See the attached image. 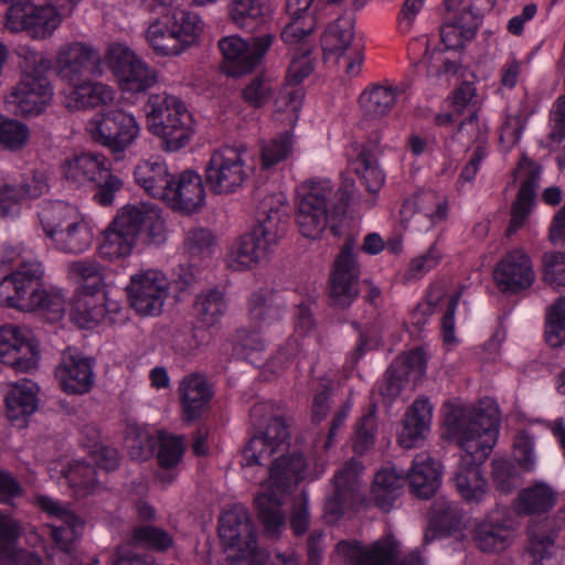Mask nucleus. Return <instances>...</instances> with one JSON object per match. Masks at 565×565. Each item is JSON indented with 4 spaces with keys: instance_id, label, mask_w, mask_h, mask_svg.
<instances>
[{
    "instance_id": "nucleus-18",
    "label": "nucleus",
    "mask_w": 565,
    "mask_h": 565,
    "mask_svg": "<svg viewBox=\"0 0 565 565\" xmlns=\"http://www.w3.org/2000/svg\"><path fill=\"white\" fill-rule=\"evenodd\" d=\"M40 354L29 332L13 324L0 328V363L17 372L36 367Z\"/></svg>"
},
{
    "instance_id": "nucleus-17",
    "label": "nucleus",
    "mask_w": 565,
    "mask_h": 565,
    "mask_svg": "<svg viewBox=\"0 0 565 565\" xmlns=\"http://www.w3.org/2000/svg\"><path fill=\"white\" fill-rule=\"evenodd\" d=\"M95 361L86 356L77 348L67 347L61 355L55 369V377L67 394L84 395L95 384Z\"/></svg>"
},
{
    "instance_id": "nucleus-7",
    "label": "nucleus",
    "mask_w": 565,
    "mask_h": 565,
    "mask_svg": "<svg viewBox=\"0 0 565 565\" xmlns=\"http://www.w3.org/2000/svg\"><path fill=\"white\" fill-rule=\"evenodd\" d=\"M218 535L234 561L248 558V565H267L269 554L258 548L257 531L244 505L234 504L220 516Z\"/></svg>"
},
{
    "instance_id": "nucleus-54",
    "label": "nucleus",
    "mask_w": 565,
    "mask_h": 565,
    "mask_svg": "<svg viewBox=\"0 0 565 565\" xmlns=\"http://www.w3.org/2000/svg\"><path fill=\"white\" fill-rule=\"evenodd\" d=\"M130 542L135 546L166 552L172 546L173 539L166 530L146 524L138 525L132 530Z\"/></svg>"
},
{
    "instance_id": "nucleus-57",
    "label": "nucleus",
    "mask_w": 565,
    "mask_h": 565,
    "mask_svg": "<svg viewBox=\"0 0 565 565\" xmlns=\"http://www.w3.org/2000/svg\"><path fill=\"white\" fill-rule=\"evenodd\" d=\"M126 443L131 459L146 460L153 454L158 440L147 429L129 426Z\"/></svg>"
},
{
    "instance_id": "nucleus-64",
    "label": "nucleus",
    "mask_w": 565,
    "mask_h": 565,
    "mask_svg": "<svg viewBox=\"0 0 565 565\" xmlns=\"http://www.w3.org/2000/svg\"><path fill=\"white\" fill-rule=\"evenodd\" d=\"M543 262V278L553 288L565 287V252L545 253Z\"/></svg>"
},
{
    "instance_id": "nucleus-10",
    "label": "nucleus",
    "mask_w": 565,
    "mask_h": 565,
    "mask_svg": "<svg viewBox=\"0 0 565 565\" xmlns=\"http://www.w3.org/2000/svg\"><path fill=\"white\" fill-rule=\"evenodd\" d=\"M354 246L353 238L344 242L330 274L328 296L330 306L335 309L349 308L360 294V267Z\"/></svg>"
},
{
    "instance_id": "nucleus-1",
    "label": "nucleus",
    "mask_w": 565,
    "mask_h": 565,
    "mask_svg": "<svg viewBox=\"0 0 565 565\" xmlns=\"http://www.w3.org/2000/svg\"><path fill=\"white\" fill-rule=\"evenodd\" d=\"M254 426L262 431L254 435L243 449V466L264 465L274 455L265 491L255 498L257 515L265 534L278 539L286 526L284 498L292 487L305 479L307 460L302 452H282L289 446V431L285 418L270 402L254 404L249 412Z\"/></svg>"
},
{
    "instance_id": "nucleus-45",
    "label": "nucleus",
    "mask_w": 565,
    "mask_h": 565,
    "mask_svg": "<svg viewBox=\"0 0 565 565\" xmlns=\"http://www.w3.org/2000/svg\"><path fill=\"white\" fill-rule=\"evenodd\" d=\"M60 524L50 525L51 537L56 544L57 552L72 558L75 552V543L82 536L85 522L75 514H65Z\"/></svg>"
},
{
    "instance_id": "nucleus-53",
    "label": "nucleus",
    "mask_w": 565,
    "mask_h": 565,
    "mask_svg": "<svg viewBox=\"0 0 565 565\" xmlns=\"http://www.w3.org/2000/svg\"><path fill=\"white\" fill-rule=\"evenodd\" d=\"M430 519L446 532L452 533L459 530L463 513L458 502L439 497L431 504Z\"/></svg>"
},
{
    "instance_id": "nucleus-37",
    "label": "nucleus",
    "mask_w": 565,
    "mask_h": 565,
    "mask_svg": "<svg viewBox=\"0 0 565 565\" xmlns=\"http://www.w3.org/2000/svg\"><path fill=\"white\" fill-rule=\"evenodd\" d=\"M72 85L73 89L67 96L68 108H95L107 105L114 99V89L100 82L88 78Z\"/></svg>"
},
{
    "instance_id": "nucleus-44",
    "label": "nucleus",
    "mask_w": 565,
    "mask_h": 565,
    "mask_svg": "<svg viewBox=\"0 0 565 565\" xmlns=\"http://www.w3.org/2000/svg\"><path fill=\"white\" fill-rule=\"evenodd\" d=\"M52 242L54 246L68 254L84 253L93 242V233L88 224L81 215L70 227L58 232Z\"/></svg>"
},
{
    "instance_id": "nucleus-16",
    "label": "nucleus",
    "mask_w": 565,
    "mask_h": 565,
    "mask_svg": "<svg viewBox=\"0 0 565 565\" xmlns=\"http://www.w3.org/2000/svg\"><path fill=\"white\" fill-rule=\"evenodd\" d=\"M67 17L55 4L35 6L31 1L25 7H14L10 12L7 26L12 32L25 31L32 39L50 38L61 24V18Z\"/></svg>"
},
{
    "instance_id": "nucleus-58",
    "label": "nucleus",
    "mask_w": 565,
    "mask_h": 565,
    "mask_svg": "<svg viewBox=\"0 0 565 565\" xmlns=\"http://www.w3.org/2000/svg\"><path fill=\"white\" fill-rule=\"evenodd\" d=\"M29 137L30 130L24 122L0 117V146L3 149L21 150L28 143Z\"/></svg>"
},
{
    "instance_id": "nucleus-43",
    "label": "nucleus",
    "mask_w": 565,
    "mask_h": 565,
    "mask_svg": "<svg viewBox=\"0 0 565 565\" xmlns=\"http://www.w3.org/2000/svg\"><path fill=\"white\" fill-rule=\"evenodd\" d=\"M353 40V19L351 17H339L326 29L321 44L326 53L341 56L351 50Z\"/></svg>"
},
{
    "instance_id": "nucleus-42",
    "label": "nucleus",
    "mask_w": 565,
    "mask_h": 565,
    "mask_svg": "<svg viewBox=\"0 0 565 565\" xmlns=\"http://www.w3.org/2000/svg\"><path fill=\"white\" fill-rule=\"evenodd\" d=\"M555 504V493L544 483H536L521 490L515 501L518 515L543 514Z\"/></svg>"
},
{
    "instance_id": "nucleus-11",
    "label": "nucleus",
    "mask_w": 565,
    "mask_h": 565,
    "mask_svg": "<svg viewBox=\"0 0 565 565\" xmlns=\"http://www.w3.org/2000/svg\"><path fill=\"white\" fill-rule=\"evenodd\" d=\"M57 75L72 84L103 75V58L99 50L85 42L62 45L56 55Z\"/></svg>"
},
{
    "instance_id": "nucleus-52",
    "label": "nucleus",
    "mask_w": 565,
    "mask_h": 565,
    "mask_svg": "<svg viewBox=\"0 0 565 565\" xmlns=\"http://www.w3.org/2000/svg\"><path fill=\"white\" fill-rule=\"evenodd\" d=\"M17 53L22 60L20 81L47 78L46 73L52 67V62L45 54L25 45L19 46Z\"/></svg>"
},
{
    "instance_id": "nucleus-56",
    "label": "nucleus",
    "mask_w": 565,
    "mask_h": 565,
    "mask_svg": "<svg viewBox=\"0 0 565 565\" xmlns=\"http://www.w3.org/2000/svg\"><path fill=\"white\" fill-rule=\"evenodd\" d=\"M298 44H300V47L295 52L287 71L286 82L288 86H298L313 71V63L310 58L312 45L307 39Z\"/></svg>"
},
{
    "instance_id": "nucleus-19",
    "label": "nucleus",
    "mask_w": 565,
    "mask_h": 565,
    "mask_svg": "<svg viewBox=\"0 0 565 565\" xmlns=\"http://www.w3.org/2000/svg\"><path fill=\"white\" fill-rule=\"evenodd\" d=\"M14 271L15 298L18 310L32 312L41 305L43 288L44 267L35 258H23Z\"/></svg>"
},
{
    "instance_id": "nucleus-38",
    "label": "nucleus",
    "mask_w": 565,
    "mask_h": 565,
    "mask_svg": "<svg viewBox=\"0 0 565 565\" xmlns=\"http://www.w3.org/2000/svg\"><path fill=\"white\" fill-rule=\"evenodd\" d=\"M472 540L483 553L497 554L505 551L513 542L511 529L502 523L484 521L475 527Z\"/></svg>"
},
{
    "instance_id": "nucleus-4",
    "label": "nucleus",
    "mask_w": 565,
    "mask_h": 565,
    "mask_svg": "<svg viewBox=\"0 0 565 565\" xmlns=\"http://www.w3.org/2000/svg\"><path fill=\"white\" fill-rule=\"evenodd\" d=\"M288 222L287 206L280 195L264 196L257 207V224L232 247L228 266L235 270H244L257 264L285 235Z\"/></svg>"
},
{
    "instance_id": "nucleus-62",
    "label": "nucleus",
    "mask_w": 565,
    "mask_h": 565,
    "mask_svg": "<svg viewBox=\"0 0 565 565\" xmlns=\"http://www.w3.org/2000/svg\"><path fill=\"white\" fill-rule=\"evenodd\" d=\"M71 271L83 280L84 291L98 292L104 285L103 267L94 259L73 262Z\"/></svg>"
},
{
    "instance_id": "nucleus-35",
    "label": "nucleus",
    "mask_w": 565,
    "mask_h": 565,
    "mask_svg": "<svg viewBox=\"0 0 565 565\" xmlns=\"http://www.w3.org/2000/svg\"><path fill=\"white\" fill-rule=\"evenodd\" d=\"M270 13L269 0H230L228 20L237 28L253 32Z\"/></svg>"
},
{
    "instance_id": "nucleus-51",
    "label": "nucleus",
    "mask_w": 565,
    "mask_h": 565,
    "mask_svg": "<svg viewBox=\"0 0 565 565\" xmlns=\"http://www.w3.org/2000/svg\"><path fill=\"white\" fill-rule=\"evenodd\" d=\"M21 534L19 522L0 510V565L12 564L15 561Z\"/></svg>"
},
{
    "instance_id": "nucleus-55",
    "label": "nucleus",
    "mask_w": 565,
    "mask_h": 565,
    "mask_svg": "<svg viewBox=\"0 0 565 565\" xmlns=\"http://www.w3.org/2000/svg\"><path fill=\"white\" fill-rule=\"evenodd\" d=\"M207 335L206 330L200 328L179 330L173 334L172 349L184 359L196 356L207 343Z\"/></svg>"
},
{
    "instance_id": "nucleus-31",
    "label": "nucleus",
    "mask_w": 565,
    "mask_h": 565,
    "mask_svg": "<svg viewBox=\"0 0 565 565\" xmlns=\"http://www.w3.org/2000/svg\"><path fill=\"white\" fill-rule=\"evenodd\" d=\"M106 162L102 154L83 152L65 162L64 174L76 186L97 183L108 169Z\"/></svg>"
},
{
    "instance_id": "nucleus-12",
    "label": "nucleus",
    "mask_w": 565,
    "mask_h": 565,
    "mask_svg": "<svg viewBox=\"0 0 565 565\" xmlns=\"http://www.w3.org/2000/svg\"><path fill=\"white\" fill-rule=\"evenodd\" d=\"M332 557L345 565H396L399 542L392 534H385L369 545L358 540H341L335 544Z\"/></svg>"
},
{
    "instance_id": "nucleus-59",
    "label": "nucleus",
    "mask_w": 565,
    "mask_h": 565,
    "mask_svg": "<svg viewBox=\"0 0 565 565\" xmlns=\"http://www.w3.org/2000/svg\"><path fill=\"white\" fill-rule=\"evenodd\" d=\"M292 149V136L285 131L262 146V168L269 169L289 157Z\"/></svg>"
},
{
    "instance_id": "nucleus-21",
    "label": "nucleus",
    "mask_w": 565,
    "mask_h": 565,
    "mask_svg": "<svg viewBox=\"0 0 565 565\" xmlns=\"http://www.w3.org/2000/svg\"><path fill=\"white\" fill-rule=\"evenodd\" d=\"M516 173L522 181L516 199L511 206V220L507 228L508 236L515 234L531 213L540 180V167L533 161L523 159L518 166Z\"/></svg>"
},
{
    "instance_id": "nucleus-36",
    "label": "nucleus",
    "mask_w": 565,
    "mask_h": 565,
    "mask_svg": "<svg viewBox=\"0 0 565 565\" xmlns=\"http://www.w3.org/2000/svg\"><path fill=\"white\" fill-rule=\"evenodd\" d=\"M38 216L45 236L52 241L60 231L78 220L81 213L76 206L57 200L43 202Z\"/></svg>"
},
{
    "instance_id": "nucleus-25",
    "label": "nucleus",
    "mask_w": 565,
    "mask_h": 565,
    "mask_svg": "<svg viewBox=\"0 0 565 565\" xmlns=\"http://www.w3.org/2000/svg\"><path fill=\"white\" fill-rule=\"evenodd\" d=\"M213 396L212 386L202 374L185 376L179 384V397L185 422H193L206 411Z\"/></svg>"
},
{
    "instance_id": "nucleus-27",
    "label": "nucleus",
    "mask_w": 565,
    "mask_h": 565,
    "mask_svg": "<svg viewBox=\"0 0 565 565\" xmlns=\"http://www.w3.org/2000/svg\"><path fill=\"white\" fill-rule=\"evenodd\" d=\"M381 149L376 140L365 142L353 162V170L371 195H376L385 183V172L380 168Z\"/></svg>"
},
{
    "instance_id": "nucleus-33",
    "label": "nucleus",
    "mask_w": 565,
    "mask_h": 565,
    "mask_svg": "<svg viewBox=\"0 0 565 565\" xmlns=\"http://www.w3.org/2000/svg\"><path fill=\"white\" fill-rule=\"evenodd\" d=\"M173 174L161 161H141L134 170L136 183L150 196L164 201L167 191L171 186Z\"/></svg>"
},
{
    "instance_id": "nucleus-3",
    "label": "nucleus",
    "mask_w": 565,
    "mask_h": 565,
    "mask_svg": "<svg viewBox=\"0 0 565 565\" xmlns=\"http://www.w3.org/2000/svg\"><path fill=\"white\" fill-rule=\"evenodd\" d=\"M355 190V182L351 178H343L337 191L329 179H311L303 182L298 190L296 216L300 233L311 239L319 238L330 218L347 213Z\"/></svg>"
},
{
    "instance_id": "nucleus-34",
    "label": "nucleus",
    "mask_w": 565,
    "mask_h": 565,
    "mask_svg": "<svg viewBox=\"0 0 565 565\" xmlns=\"http://www.w3.org/2000/svg\"><path fill=\"white\" fill-rule=\"evenodd\" d=\"M405 484L404 473H399L395 468L381 469L374 477L371 490L374 504L384 512L391 511L402 495Z\"/></svg>"
},
{
    "instance_id": "nucleus-28",
    "label": "nucleus",
    "mask_w": 565,
    "mask_h": 565,
    "mask_svg": "<svg viewBox=\"0 0 565 565\" xmlns=\"http://www.w3.org/2000/svg\"><path fill=\"white\" fill-rule=\"evenodd\" d=\"M459 4V0H445V7L448 15L446 18V22L441 26L440 36L441 41L448 47L454 46L450 35L455 33L456 30H459L461 36L470 39L476 34L479 25V17L481 12L477 11L478 7L469 2L468 4H463L459 12L456 13L455 11L458 10Z\"/></svg>"
},
{
    "instance_id": "nucleus-24",
    "label": "nucleus",
    "mask_w": 565,
    "mask_h": 565,
    "mask_svg": "<svg viewBox=\"0 0 565 565\" xmlns=\"http://www.w3.org/2000/svg\"><path fill=\"white\" fill-rule=\"evenodd\" d=\"M317 0H286V12L289 22L281 31V40L296 45L307 39L317 28Z\"/></svg>"
},
{
    "instance_id": "nucleus-23",
    "label": "nucleus",
    "mask_w": 565,
    "mask_h": 565,
    "mask_svg": "<svg viewBox=\"0 0 565 565\" xmlns=\"http://www.w3.org/2000/svg\"><path fill=\"white\" fill-rule=\"evenodd\" d=\"M53 97L49 78L19 81L9 95L8 102L15 106L22 116H36L44 111Z\"/></svg>"
},
{
    "instance_id": "nucleus-61",
    "label": "nucleus",
    "mask_w": 565,
    "mask_h": 565,
    "mask_svg": "<svg viewBox=\"0 0 565 565\" xmlns=\"http://www.w3.org/2000/svg\"><path fill=\"white\" fill-rule=\"evenodd\" d=\"M138 57L139 56L127 45L111 43L108 45L104 58L105 64L118 82Z\"/></svg>"
},
{
    "instance_id": "nucleus-49",
    "label": "nucleus",
    "mask_w": 565,
    "mask_h": 565,
    "mask_svg": "<svg viewBox=\"0 0 565 565\" xmlns=\"http://www.w3.org/2000/svg\"><path fill=\"white\" fill-rule=\"evenodd\" d=\"M544 525H530L527 527L529 546L527 551L533 563L542 565L543 561L551 558L556 551L555 530L547 531Z\"/></svg>"
},
{
    "instance_id": "nucleus-32",
    "label": "nucleus",
    "mask_w": 565,
    "mask_h": 565,
    "mask_svg": "<svg viewBox=\"0 0 565 565\" xmlns=\"http://www.w3.org/2000/svg\"><path fill=\"white\" fill-rule=\"evenodd\" d=\"M406 477L412 493L419 499H430L439 489L441 475L435 467V462L425 454L418 455L413 460L411 473Z\"/></svg>"
},
{
    "instance_id": "nucleus-6",
    "label": "nucleus",
    "mask_w": 565,
    "mask_h": 565,
    "mask_svg": "<svg viewBox=\"0 0 565 565\" xmlns=\"http://www.w3.org/2000/svg\"><path fill=\"white\" fill-rule=\"evenodd\" d=\"M203 25L196 13L172 9L149 24L146 39L158 55L175 56L196 43Z\"/></svg>"
},
{
    "instance_id": "nucleus-26",
    "label": "nucleus",
    "mask_w": 565,
    "mask_h": 565,
    "mask_svg": "<svg viewBox=\"0 0 565 565\" xmlns=\"http://www.w3.org/2000/svg\"><path fill=\"white\" fill-rule=\"evenodd\" d=\"M39 386L31 380L22 379L10 385L6 396L7 417L12 424L24 426L25 420L39 407Z\"/></svg>"
},
{
    "instance_id": "nucleus-40",
    "label": "nucleus",
    "mask_w": 565,
    "mask_h": 565,
    "mask_svg": "<svg viewBox=\"0 0 565 565\" xmlns=\"http://www.w3.org/2000/svg\"><path fill=\"white\" fill-rule=\"evenodd\" d=\"M403 90L398 87L374 85L365 89L359 98L361 108L366 118L377 119L386 116L393 109L397 97Z\"/></svg>"
},
{
    "instance_id": "nucleus-41",
    "label": "nucleus",
    "mask_w": 565,
    "mask_h": 565,
    "mask_svg": "<svg viewBox=\"0 0 565 565\" xmlns=\"http://www.w3.org/2000/svg\"><path fill=\"white\" fill-rule=\"evenodd\" d=\"M106 297L93 291L77 296L71 309L72 320L79 328H93L106 320Z\"/></svg>"
},
{
    "instance_id": "nucleus-2",
    "label": "nucleus",
    "mask_w": 565,
    "mask_h": 565,
    "mask_svg": "<svg viewBox=\"0 0 565 565\" xmlns=\"http://www.w3.org/2000/svg\"><path fill=\"white\" fill-rule=\"evenodd\" d=\"M444 425L450 438L466 452L455 472L456 489L468 503H481L487 497V480L481 465L498 439L499 417L495 409L447 403Z\"/></svg>"
},
{
    "instance_id": "nucleus-20",
    "label": "nucleus",
    "mask_w": 565,
    "mask_h": 565,
    "mask_svg": "<svg viewBox=\"0 0 565 565\" xmlns=\"http://www.w3.org/2000/svg\"><path fill=\"white\" fill-rule=\"evenodd\" d=\"M171 183L163 202L172 210L190 214L204 204V184L196 171L186 169L173 175Z\"/></svg>"
},
{
    "instance_id": "nucleus-39",
    "label": "nucleus",
    "mask_w": 565,
    "mask_h": 565,
    "mask_svg": "<svg viewBox=\"0 0 565 565\" xmlns=\"http://www.w3.org/2000/svg\"><path fill=\"white\" fill-rule=\"evenodd\" d=\"M228 308L225 292L218 288L202 290L193 302V315L203 326L211 328L220 322Z\"/></svg>"
},
{
    "instance_id": "nucleus-60",
    "label": "nucleus",
    "mask_w": 565,
    "mask_h": 565,
    "mask_svg": "<svg viewBox=\"0 0 565 565\" xmlns=\"http://www.w3.org/2000/svg\"><path fill=\"white\" fill-rule=\"evenodd\" d=\"M476 96V88L471 83L463 82L459 87L454 90L452 107L458 115L465 116L459 121L460 130L465 125L471 124L478 118V108L476 103H472Z\"/></svg>"
},
{
    "instance_id": "nucleus-15",
    "label": "nucleus",
    "mask_w": 565,
    "mask_h": 565,
    "mask_svg": "<svg viewBox=\"0 0 565 565\" xmlns=\"http://www.w3.org/2000/svg\"><path fill=\"white\" fill-rule=\"evenodd\" d=\"M273 42L274 35L270 33L253 36L250 43L238 35L221 39L218 47L228 63V74L241 76L252 72L260 64Z\"/></svg>"
},
{
    "instance_id": "nucleus-63",
    "label": "nucleus",
    "mask_w": 565,
    "mask_h": 565,
    "mask_svg": "<svg viewBox=\"0 0 565 565\" xmlns=\"http://www.w3.org/2000/svg\"><path fill=\"white\" fill-rule=\"evenodd\" d=\"M546 341L551 347L565 343V297H561L551 308L546 320Z\"/></svg>"
},
{
    "instance_id": "nucleus-13",
    "label": "nucleus",
    "mask_w": 565,
    "mask_h": 565,
    "mask_svg": "<svg viewBox=\"0 0 565 565\" xmlns=\"http://www.w3.org/2000/svg\"><path fill=\"white\" fill-rule=\"evenodd\" d=\"M113 221L136 241L140 235L145 236L147 244L160 245L167 239L161 210L152 203L127 204L118 211Z\"/></svg>"
},
{
    "instance_id": "nucleus-14",
    "label": "nucleus",
    "mask_w": 565,
    "mask_h": 565,
    "mask_svg": "<svg viewBox=\"0 0 565 565\" xmlns=\"http://www.w3.org/2000/svg\"><path fill=\"white\" fill-rule=\"evenodd\" d=\"M126 291L138 315L159 316L169 295V282L161 271L149 269L132 275Z\"/></svg>"
},
{
    "instance_id": "nucleus-30",
    "label": "nucleus",
    "mask_w": 565,
    "mask_h": 565,
    "mask_svg": "<svg viewBox=\"0 0 565 565\" xmlns=\"http://www.w3.org/2000/svg\"><path fill=\"white\" fill-rule=\"evenodd\" d=\"M431 420V406L427 399L417 398L408 408L404 418V426L398 436L402 447L411 449L425 438Z\"/></svg>"
},
{
    "instance_id": "nucleus-8",
    "label": "nucleus",
    "mask_w": 565,
    "mask_h": 565,
    "mask_svg": "<svg viewBox=\"0 0 565 565\" xmlns=\"http://www.w3.org/2000/svg\"><path fill=\"white\" fill-rule=\"evenodd\" d=\"M244 145L223 146L214 150L204 167V182L214 194H231L249 179Z\"/></svg>"
},
{
    "instance_id": "nucleus-50",
    "label": "nucleus",
    "mask_w": 565,
    "mask_h": 565,
    "mask_svg": "<svg viewBox=\"0 0 565 565\" xmlns=\"http://www.w3.org/2000/svg\"><path fill=\"white\" fill-rule=\"evenodd\" d=\"M376 430V405L372 404L354 425L353 451L358 455L370 451L375 445Z\"/></svg>"
},
{
    "instance_id": "nucleus-22",
    "label": "nucleus",
    "mask_w": 565,
    "mask_h": 565,
    "mask_svg": "<svg viewBox=\"0 0 565 565\" xmlns=\"http://www.w3.org/2000/svg\"><path fill=\"white\" fill-rule=\"evenodd\" d=\"M493 276L502 291L512 294L529 288L535 277L529 255L521 249L507 254L497 265Z\"/></svg>"
},
{
    "instance_id": "nucleus-5",
    "label": "nucleus",
    "mask_w": 565,
    "mask_h": 565,
    "mask_svg": "<svg viewBox=\"0 0 565 565\" xmlns=\"http://www.w3.org/2000/svg\"><path fill=\"white\" fill-rule=\"evenodd\" d=\"M145 111L149 130L162 140L167 151H179L191 140L195 122L185 103L167 92L149 96Z\"/></svg>"
},
{
    "instance_id": "nucleus-9",
    "label": "nucleus",
    "mask_w": 565,
    "mask_h": 565,
    "mask_svg": "<svg viewBox=\"0 0 565 565\" xmlns=\"http://www.w3.org/2000/svg\"><path fill=\"white\" fill-rule=\"evenodd\" d=\"M86 130L96 143L119 153L135 142L140 127L135 116L115 108L95 115L87 121Z\"/></svg>"
},
{
    "instance_id": "nucleus-48",
    "label": "nucleus",
    "mask_w": 565,
    "mask_h": 565,
    "mask_svg": "<svg viewBox=\"0 0 565 565\" xmlns=\"http://www.w3.org/2000/svg\"><path fill=\"white\" fill-rule=\"evenodd\" d=\"M68 486L78 495L88 494L97 486V471L94 465L85 460H74L62 471Z\"/></svg>"
},
{
    "instance_id": "nucleus-29",
    "label": "nucleus",
    "mask_w": 565,
    "mask_h": 565,
    "mask_svg": "<svg viewBox=\"0 0 565 565\" xmlns=\"http://www.w3.org/2000/svg\"><path fill=\"white\" fill-rule=\"evenodd\" d=\"M286 313V301L274 290L260 289L248 298V316L258 327H268L280 321Z\"/></svg>"
},
{
    "instance_id": "nucleus-47",
    "label": "nucleus",
    "mask_w": 565,
    "mask_h": 565,
    "mask_svg": "<svg viewBox=\"0 0 565 565\" xmlns=\"http://www.w3.org/2000/svg\"><path fill=\"white\" fill-rule=\"evenodd\" d=\"M157 82V71L138 57L124 77L118 81V85L125 92L145 93L153 87Z\"/></svg>"
},
{
    "instance_id": "nucleus-46",
    "label": "nucleus",
    "mask_w": 565,
    "mask_h": 565,
    "mask_svg": "<svg viewBox=\"0 0 565 565\" xmlns=\"http://www.w3.org/2000/svg\"><path fill=\"white\" fill-rule=\"evenodd\" d=\"M137 241L131 234L115 225L111 221L104 231L103 242L99 245V255L102 258L114 260L127 257L131 254Z\"/></svg>"
}]
</instances>
